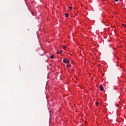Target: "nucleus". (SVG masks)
<instances>
[{
	"mask_svg": "<svg viewBox=\"0 0 126 126\" xmlns=\"http://www.w3.org/2000/svg\"><path fill=\"white\" fill-rule=\"evenodd\" d=\"M70 9H72V7H68V10H70Z\"/></svg>",
	"mask_w": 126,
	"mask_h": 126,
	"instance_id": "obj_5",
	"label": "nucleus"
},
{
	"mask_svg": "<svg viewBox=\"0 0 126 126\" xmlns=\"http://www.w3.org/2000/svg\"><path fill=\"white\" fill-rule=\"evenodd\" d=\"M65 17H68V14L67 13H66L65 14Z\"/></svg>",
	"mask_w": 126,
	"mask_h": 126,
	"instance_id": "obj_3",
	"label": "nucleus"
},
{
	"mask_svg": "<svg viewBox=\"0 0 126 126\" xmlns=\"http://www.w3.org/2000/svg\"><path fill=\"white\" fill-rule=\"evenodd\" d=\"M69 66H70V65L67 64L66 67H68Z\"/></svg>",
	"mask_w": 126,
	"mask_h": 126,
	"instance_id": "obj_9",
	"label": "nucleus"
},
{
	"mask_svg": "<svg viewBox=\"0 0 126 126\" xmlns=\"http://www.w3.org/2000/svg\"><path fill=\"white\" fill-rule=\"evenodd\" d=\"M50 59H55V56L54 55H52L50 56Z\"/></svg>",
	"mask_w": 126,
	"mask_h": 126,
	"instance_id": "obj_4",
	"label": "nucleus"
},
{
	"mask_svg": "<svg viewBox=\"0 0 126 126\" xmlns=\"http://www.w3.org/2000/svg\"><path fill=\"white\" fill-rule=\"evenodd\" d=\"M63 49H64V50H65V49H66V46H63Z\"/></svg>",
	"mask_w": 126,
	"mask_h": 126,
	"instance_id": "obj_7",
	"label": "nucleus"
},
{
	"mask_svg": "<svg viewBox=\"0 0 126 126\" xmlns=\"http://www.w3.org/2000/svg\"><path fill=\"white\" fill-rule=\"evenodd\" d=\"M63 63H69V61H68V60H67V59L64 58L63 60Z\"/></svg>",
	"mask_w": 126,
	"mask_h": 126,
	"instance_id": "obj_1",
	"label": "nucleus"
},
{
	"mask_svg": "<svg viewBox=\"0 0 126 126\" xmlns=\"http://www.w3.org/2000/svg\"><path fill=\"white\" fill-rule=\"evenodd\" d=\"M115 1H119V0H115Z\"/></svg>",
	"mask_w": 126,
	"mask_h": 126,
	"instance_id": "obj_10",
	"label": "nucleus"
},
{
	"mask_svg": "<svg viewBox=\"0 0 126 126\" xmlns=\"http://www.w3.org/2000/svg\"><path fill=\"white\" fill-rule=\"evenodd\" d=\"M99 87H100V91H103V89H104V88H103V86L102 85H100Z\"/></svg>",
	"mask_w": 126,
	"mask_h": 126,
	"instance_id": "obj_2",
	"label": "nucleus"
},
{
	"mask_svg": "<svg viewBox=\"0 0 126 126\" xmlns=\"http://www.w3.org/2000/svg\"><path fill=\"white\" fill-rule=\"evenodd\" d=\"M95 105H96V106H98V105H99V103L96 102H95Z\"/></svg>",
	"mask_w": 126,
	"mask_h": 126,
	"instance_id": "obj_6",
	"label": "nucleus"
},
{
	"mask_svg": "<svg viewBox=\"0 0 126 126\" xmlns=\"http://www.w3.org/2000/svg\"><path fill=\"white\" fill-rule=\"evenodd\" d=\"M61 53H62V52L58 51V52H57V55H59V54H61Z\"/></svg>",
	"mask_w": 126,
	"mask_h": 126,
	"instance_id": "obj_8",
	"label": "nucleus"
}]
</instances>
